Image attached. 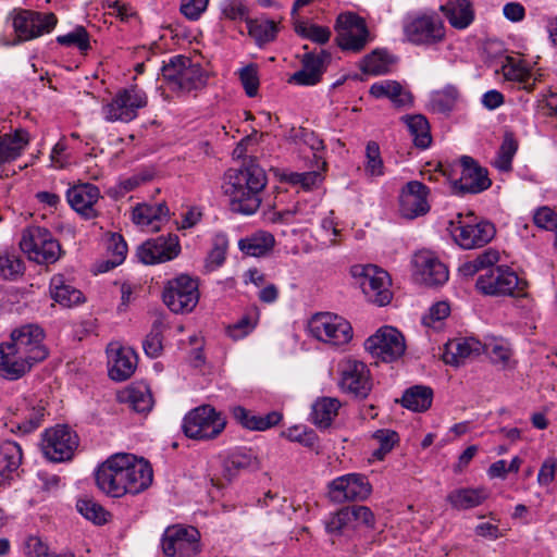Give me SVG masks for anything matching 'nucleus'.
I'll list each match as a JSON object with an SVG mask.
<instances>
[{
	"label": "nucleus",
	"instance_id": "nucleus-1",
	"mask_svg": "<svg viewBox=\"0 0 557 557\" xmlns=\"http://www.w3.org/2000/svg\"><path fill=\"white\" fill-rule=\"evenodd\" d=\"M153 479L150 463L132 454H116L96 471L98 488L110 497L136 495L147 490Z\"/></svg>",
	"mask_w": 557,
	"mask_h": 557
},
{
	"label": "nucleus",
	"instance_id": "nucleus-2",
	"mask_svg": "<svg viewBox=\"0 0 557 557\" xmlns=\"http://www.w3.org/2000/svg\"><path fill=\"white\" fill-rule=\"evenodd\" d=\"M223 185L230 198V208L235 213L253 214L261 205V193L267 185V176H228Z\"/></svg>",
	"mask_w": 557,
	"mask_h": 557
},
{
	"label": "nucleus",
	"instance_id": "nucleus-3",
	"mask_svg": "<svg viewBox=\"0 0 557 557\" xmlns=\"http://www.w3.org/2000/svg\"><path fill=\"white\" fill-rule=\"evenodd\" d=\"M161 77L168 87L177 92H190L206 86L207 73L185 55H174L161 67Z\"/></svg>",
	"mask_w": 557,
	"mask_h": 557
},
{
	"label": "nucleus",
	"instance_id": "nucleus-4",
	"mask_svg": "<svg viewBox=\"0 0 557 557\" xmlns=\"http://www.w3.org/2000/svg\"><path fill=\"white\" fill-rule=\"evenodd\" d=\"M475 286L484 295L523 297L527 295L528 282L509 267L500 265L480 275Z\"/></svg>",
	"mask_w": 557,
	"mask_h": 557
},
{
	"label": "nucleus",
	"instance_id": "nucleus-5",
	"mask_svg": "<svg viewBox=\"0 0 557 557\" xmlns=\"http://www.w3.org/2000/svg\"><path fill=\"white\" fill-rule=\"evenodd\" d=\"M225 425L226 421L221 412L210 405H202L185 416L182 429L189 438L209 441L218 437Z\"/></svg>",
	"mask_w": 557,
	"mask_h": 557
},
{
	"label": "nucleus",
	"instance_id": "nucleus-6",
	"mask_svg": "<svg viewBox=\"0 0 557 557\" xmlns=\"http://www.w3.org/2000/svg\"><path fill=\"white\" fill-rule=\"evenodd\" d=\"M406 39L417 46H432L445 38V26L435 13L408 14L403 21Z\"/></svg>",
	"mask_w": 557,
	"mask_h": 557
},
{
	"label": "nucleus",
	"instance_id": "nucleus-7",
	"mask_svg": "<svg viewBox=\"0 0 557 557\" xmlns=\"http://www.w3.org/2000/svg\"><path fill=\"white\" fill-rule=\"evenodd\" d=\"M21 249L37 263H54L61 256L59 242L46 227L28 226L22 233Z\"/></svg>",
	"mask_w": 557,
	"mask_h": 557
},
{
	"label": "nucleus",
	"instance_id": "nucleus-8",
	"mask_svg": "<svg viewBox=\"0 0 557 557\" xmlns=\"http://www.w3.org/2000/svg\"><path fill=\"white\" fill-rule=\"evenodd\" d=\"M14 33L21 40H32L49 34L58 23L51 12H37L26 9H13L8 16Z\"/></svg>",
	"mask_w": 557,
	"mask_h": 557
},
{
	"label": "nucleus",
	"instance_id": "nucleus-9",
	"mask_svg": "<svg viewBox=\"0 0 557 557\" xmlns=\"http://www.w3.org/2000/svg\"><path fill=\"white\" fill-rule=\"evenodd\" d=\"M162 298L172 312L188 313L199 301L198 281L182 274L166 283Z\"/></svg>",
	"mask_w": 557,
	"mask_h": 557
},
{
	"label": "nucleus",
	"instance_id": "nucleus-10",
	"mask_svg": "<svg viewBox=\"0 0 557 557\" xmlns=\"http://www.w3.org/2000/svg\"><path fill=\"white\" fill-rule=\"evenodd\" d=\"M308 327L313 337L334 346L345 345L352 338L350 323L330 312L314 314L310 319Z\"/></svg>",
	"mask_w": 557,
	"mask_h": 557
},
{
	"label": "nucleus",
	"instance_id": "nucleus-11",
	"mask_svg": "<svg viewBox=\"0 0 557 557\" xmlns=\"http://www.w3.org/2000/svg\"><path fill=\"white\" fill-rule=\"evenodd\" d=\"M10 337L11 342L7 344L34 366L44 361L49 355L42 343L45 338L44 330L38 325H22L13 330Z\"/></svg>",
	"mask_w": 557,
	"mask_h": 557
},
{
	"label": "nucleus",
	"instance_id": "nucleus-12",
	"mask_svg": "<svg viewBox=\"0 0 557 557\" xmlns=\"http://www.w3.org/2000/svg\"><path fill=\"white\" fill-rule=\"evenodd\" d=\"M335 29L336 42L344 51L359 52L370 41L369 29L362 17L352 12L337 16Z\"/></svg>",
	"mask_w": 557,
	"mask_h": 557
},
{
	"label": "nucleus",
	"instance_id": "nucleus-13",
	"mask_svg": "<svg viewBox=\"0 0 557 557\" xmlns=\"http://www.w3.org/2000/svg\"><path fill=\"white\" fill-rule=\"evenodd\" d=\"M147 96L144 91L132 87L119 91L114 98L102 107V114L108 122H129L138 110L146 107Z\"/></svg>",
	"mask_w": 557,
	"mask_h": 557
},
{
	"label": "nucleus",
	"instance_id": "nucleus-14",
	"mask_svg": "<svg viewBox=\"0 0 557 557\" xmlns=\"http://www.w3.org/2000/svg\"><path fill=\"white\" fill-rule=\"evenodd\" d=\"M364 348L373 358L384 362H393L404 355L406 344L399 331L393 326H383L367 338Z\"/></svg>",
	"mask_w": 557,
	"mask_h": 557
},
{
	"label": "nucleus",
	"instance_id": "nucleus-15",
	"mask_svg": "<svg viewBox=\"0 0 557 557\" xmlns=\"http://www.w3.org/2000/svg\"><path fill=\"white\" fill-rule=\"evenodd\" d=\"M339 388L355 398L364 399L372 389L370 371L366 363L356 359H346L339 363Z\"/></svg>",
	"mask_w": 557,
	"mask_h": 557
},
{
	"label": "nucleus",
	"instance_id": "nucleus-16",
	"mask_svg": "<svg viewBox=\"0 0 557 557\" xmlns=\"http://www.w3.org/2000/svg\"><path fill=\"white\" fill-rule=\"evenodd\" d=\"M199 537L194 527H170L162 537L163 553L169 557H194L200 552Z\"/></svg>",
	"mask_w": 557,
	"mask_h": 557
},
{
	"label": "nucleus",
	"instance_id": "nucleus-17",
	"mask_svg": "<svg viewBox=\"0 0 557 557\" xmlns=\"http://www.w3.org/2000/svg\"><path fill=\"white\" fill-rule=\"evenodd\" d=\"M77 446V434L66 425H57L44 433L42 451L51 461L61 462L71 459Z\"/></svg>",
	"mask_w": 557,
	"mask_h": 557
},
{
	"label": "nucleus",
	"instance_id": "nucleus-18",
	"mask_svg": "<svg viewBox=\"0 0 557 557\" xmlns=\"http://www.w3.org/2000/svg\"><path fill=\"white\" fill-rule=\"evenodd\" d=\"M413 276L429 287L442 286L448 281L447 267L431 251L422 250L412 258Z\"/></svg>",
	"mask_w": 557,
	"mask_h": 557
},
{
	"label": "nucleus",
	"instance_id": "nucleus-19",
	"mask_svg": "<svg viewBox=\"0 0 557 557\" xmlns=\"http://www.w3.org/2000/svg\"><path fill=\"white\" fill-rule=\"evenodd\" d=\"M181 252L178 236L175 234L160 235L143 243L137 250V257L145 264L166 262L176 258Z\"/></svg>",
	"mask_w": 557,
	"mask_h": 557
},
{
	"label": "nucleus",
	"instance_id": "nucleus-20",
	"mask_svg": "<svg viewBox=\"0 0 557 557\" xmlns=\"http://www.w3.org/2000/svg\"><path fill=\"white\" fill-rule=\"evenodd\" d=\"M330 497L333 502L364 500L372 492V486L366 475L349 473L336 478L330 483Z\"/></svg>",
	"mask_w": 557,
	"mask_h": 557
},
{
	"label": "nucleus",
	"instance_id": "nucleus-21",
	"mask_svg": "<svg viewBox=\"0 0 557 557\" xmlns=\"http://www.w3.org/2000/svg\"><path fill=\"white\" fill-rule=\"evenodd\" d=\"M359 275L360 287L370 301L379 306L389 304L392 300L391 280L386 271L370 264L363 267Z\"/></svg>",
	"mask_w": 557,
	"mask_h": 557
},
{
	"label": "nucleus",
	"instance_id": "nucleus-22",
	"mask_svg": "<svg viewBox=\"0 0 557 557\" xmlns=\"http://www.w3.org/2000/svg\"><path fill=\"white\" fill-rule=\"evenodd\" d=\"M300 61L301 69L295 72L288 82L298 86H314L322 81L331 63V53L326 50H320L317 53L306 52Z\"/></svg>",
	"mask_w": 557,
	"mask_h": 557
},
{
	"label": "nucleus",
	"instance_id": "nucleus-23",
	"mask_svg": "<svg viewBox=\"0 0 557 557\" xmlns=\"http://www.w3.org/2000/svg\"><path fill=\"white\" fill-rule=\"evenodd\" d=\"M430 189L419 181L408 182L399 195V211L406 219H416L430 211L428 201Z\"/></svg>",
	"mask_w": 557,
	"mask_h": 557
},
{
	"label": "nucleus",
	"instance_id": "nucleus-24",
	"mask_svg": "<svg viewBox=\"0 0 557 557\" xmlns=\"http://www.w3.org/2000/svg\"><path fill=\"white\" fill-rule=\"evenodd\" d=\"M495 225L486 220L475 224L459 225L453 233L455 242L463 249L483 247L495 237Z\"/></svg>",
	"mask_w": 557,
	"mask_h": 557
},
{
	"label": "nucleus",
	"instance_id": "nucleus-25",
	"mask_svg": "<svg viewBox=\"0 0 557 557\" xmlns=\"http://www.w3.org/2000/svg\"><path fill=\"white\" fill-rule=\"evenodd\" d=\"M99 197V188L90 183L73 185L66 191L70 206L86 219H92L97 215L94 206Z\"/></svg>",
	"mask_w": 557,
	"mask_h": 557
},
{
	"label": "nucleus",
	"instance_id": "nucleus-26",
	"mask_svg": "<svg viewBox=\"0 0 557 557\" xmlns=\"http://www.w3.org/2000/svg\"><path fill=\"white\" fill-rule=\"evenodd\" d=\"M483 348V344L473 337L456 338L445 345L443 360L446 364L459 367L467 359L479 356Z\"/></svg>",
	"mask_w": 557,
	"mask_h": 557
},
{
	"label": "nucleus",
	"instance_id": "nucleus-27",
	"mask_svg": "<svg viewBox=\"0 0 557 557\" xmlns=\"http://www.w3.org/2000/svg\"><path fill=\"white\" fill-rule=\"evenodd\" d=\"M33 367V363L15 352L7 343L0 345V375L2 377L17 380L29 372Z\"/></svg>",
	"mask_w": 557,
	"mask_h": 557
},
{
	"label": "nucleus",
	"instance_id": "nucleus-28",
	"mask_svg": "<svg viewBox=\"0 0 557 557\" xmlns=\"http://www.w3.org/2000/svg\"><path fill=\"white\" fill-rule=\"evenodd\" d=\"M50 295L55 302L64 308H71L85 301L84 294L62 274H55L51 277Z\"/></svg>",
	"mask_w": 557,
	"mask_h": 557
},
{
	"label": "nucleus",
	"instance_id": "nucleus-29",
	"mask_svg": "<svg viewBox=\"0 0 557 557\" xmlns=\"http://www.w3.org/2000/svg\"><path fill=\"white\" fill-rule=\"evenodd\" d=\"M440 10L456 29H466L474 20V10L469 0H449Z\"/></svg>",
	"mask_w": 557,
	"mask_h": 557
},
{
	"label": "nucleus",
	"instance_id": "nucleus-30",
	"mask_svg": "<svg viewBox=\"0 0 557 557\" xmlns=\"http://www.w3.org/2000/svg\"><path fill=\"white\" fill-rule=\"evenodd\" d=\"M29 143V134L23 128L0 135V165L15 160Z\"/></svg>",
	"mask_w": 557,
	"mask_h": 557
},
{
	"label": "nucleus",
	"instance_id": "nucleus-31",
	"mask_svg": "<svg viewBox=\"0 0 557 557\" xmlns=\"http://www.w3.org/2000/svg\"><path fill=\"white\" fill-rule=\"evenodd\" d=\"M109 375L114 381H125L137 366V355L132 348L121 347L110 357Z\"/></svg>",
	"mask_w": 557,
	"mask_h": 557
},
{
	"label": "nucleus",
	"instance_id": "nucleus-32",
	"mask_svg": "<svg viewBox=\"0 0 557 557\" xmlns=\"http://www.w3.org/2000/svg\"><path fill=\"white\" fill-rule=\"evenodd\" d=\"M169 208L165 203L137 205L132 212V220L139 226H150L151 231L160 230V222L166 220Z\"/></svg>",
	"mask_w": 557,
	"mask_h": 557
},
{
	"label": "nucleus",
	"instance_id": "nucleus-33",
	"mask_svg": "<svg viewBox=\"0 0 557 557\" xmlns=\"http://www.w3.org/2000/svg\"><path fill=\"white\" fill-rule=\"evenodd\" d=\"M119 399L138 413L148 412L153 406L150 388L145 384L127 387L119 395Z\"/></svg>",
	"mask_w": 557,
	"mask_h": 557
},
{
	"label": "nucleus",
	"instance_id": "nucleus-34",
	"mask_svg": "<svg viewBox=\"0 0 557 557\" xmlns=\"http://www.w3.org/2000/svg\"><path fill=\"white\" fill-rule=\"evenodd\" d=\"M448 189L450 194L459 197L466 195H475L491 187L490 176H459L453 178L448 176Z\"/></svg>",
	"mask_w": 557,
	"mask_h": 557
},
{
	"label": "nucleus",
	"instance_id": "nucleus-35",
	"mask_svg": "<svg viewBox=\"0 0 557 557\" xmlns=\"http://www.w3.org/2000/svg\"><path fill=\"white\" fill-rule=\"evenodd\" d=\"M342 404L337 398L333 397H320L311 407V421L319 429H327L335 417L338 414V410Z\"/></svg>",
	"mask_w": 557,
	"mask_h": 557
},
{
	"label": "nucleus",
	"instance_id": "nucleus-36",
	"mask_svg": "<svg viewBox=\"0 0 557 557\" xmlns=\"http://www.w3.org/2000/svg\"><path fill=\"white\" fill-rule=\"evenodd\" d=\"M488 497L485 488L462 487L450 492L447 502L457 510H468L480 506Z\"/></svg>",
	"mask_w": 557,
	"mask_h": 557
},
{
	"label": "nucleus",
	"instance_id": "nucleus-37",
	"mask_svg": "<svg viewBox=\"0 0 557 557\" xmlns=\"http://www.w3.org/2000/svg\"><path fill=\"white\" fill-rule=\"evenodd\" d=\"M370 94L375 98H388L397 107L411 103V95L396 81H381L370 87Z\"/></svg>",
	"mask_w": 557,
	"mask_h": 557
},
{
	"label": "nucleus",
	"instance_id": "nucleus-38",
	"mask_svg": "<svg viewBox=\"0 0 557 557\" xmlns=\"http://www.w3.org/2000/svg\"><path fill=\"white\" fill-rule=\"evenodd\" d=\"M432 400L433 391L431 387L414 385L405 391L401 405L409 410L422 412L431 407Z\"/></svg>",
	"mask_w": 557,
	"mask_h": 557
},
{
	"label": "nucleus",
	"instance_id": "nucleus-39",
	"mask_svg": "<svg viewBox=\"0 0 557 557\" xmlns=\"http://www.w3.org/2000/svg\"><path fill=\"white\" fill-rule=\"evenodd\" d=\"M458 98V89L454 85H446L430 94L428 107L434 113L447 114L455 108Z\"/></svg>",
	"mask_w": 557,
	"mask_h": 557
},
{
	"label": "nucleus",
	"instance_id": "nucleus-40",
	"mask_svg": "<svg viewBox=\"0 0 557 557\" xmlns=\"http://www.w3.org/2000/svg\"><path fill=\"white\" fill-rule=\"evenodd\" d=\"M21 446L12 441H5L0 446V476L9 478L22 463Z\"/></svg>",
	"mask_w": 557,
	"mask_h": 557
},
{
	"label": "nucleus",
	"instance_id": "nucleus-41",
	"mask_svg": "<svg viewBox=\"0 0 557 557\" xmlns=\"http://www.w3.org/2000/svg\"><path fill=\"white\" fill-rule=\"evenodd\" d=\"M403 121L413 137L414 145L422 149L428 148L432 141V137L426 117L422 114L406 115L403 116Z\"/></svg>",
	"mask_w": 557,
	"mask_h": 557
},
{
	"label": "nucleus",
	"instance_id": "nucleus-42",
	"mask_svg": "<svg viewBox=\"0 0 557 557\" xmlns=\"http://www.w3.org/2000/svg\"><path fill=\"white\" fill-rule=\"evenodd\" d=\"M393 63L394 58L386 50L375 49L363 58L361 70L374 76L384 75L391 71Z\"/></svg>",
	"mask_w": 557,
	"mask_h": 557
},
{
	"label": "nucleus",
	"instance_id": "nucleus-43",
	"mask_svg": "<svg viewBox=\"0 0 557 557\" xmlns=\"http://www.w3.org/2000/svg\"><path fill=\"white\" fill-rule=\"evenodd\" d=\"M225 476L230 480L240 470L257 469L258 459L251 450H237L232 453L223 462Z\"/></svg>",
	"mask_w": 557,
	"mask_h": 557
},
{
	"label": "nucleus",
	"instance_id": "nucleus-44",
	"mask_svg": "<svg viewBox=\"0 0 557 557\" xmlns=\"http://www.w3.org/2000/svg\"><path fill=\"white\" fill-rule=\"evenodd\" d=\"M274 237L269 233L252 235L251 237L240 239L239 249L247 256L261 257L272 249Z\"/></svg>",
	"mask_w": 557,
	"mask_h": 557
},
{
	"label": "nucleus",
	"instance_id": "nucleus-45",
	"mask_svg": "<svg viewBox=\"0 0 557 557\" xmlns=\"http://www.w3.org/2000/svg\"><path fill=\"white\" fill-rule=\"evenodd\" d=\"M76 508L84 518L97 525L107 523L110 517V512L90 497L79 498Z\"/></svg>",
	"mask_w": 557,
	"mask_h": 557
},
{
	"label": "nucleus",
	"instance_id": "nucleus-46",
	"mask_svg": "<svg viewBox=\"0 0 557 557\" xmlns=\"http://www.w3.org/2000/svg\"><path fill=\"white\" fill-rule=\"evenodd\" d=\"M248 33L256 40L258 46H263L273 41L276 37L277 26L273 21H255L247 22Z\"/></svg>",
	"mask_w": 557,
	"mask_h": 557
},
{
	"label": "nucleus",
	"instance_id": "nucleus-47",
	"mask_svg": "<svg viewBox=\"0 0 557 557\" xmlns=\"http://www.w3.org/2000/svg\"><path fill=\"white\" fill-rule=\"evenodd\" d=\"M372 438L379 444L372 453V457L376 460H383L399 441L398 433L389 429L375 431Z\"/></svg>",
	"mask_w": 557,
	"mask_h": 557
},
{
	"label": "nucleus",
	"instance_id": "nucleus-48",
	"mask_svg": "<svg viewBox=\"0 0 557 557\" xmlns=\"http://www.w3.org/2000/svg\"><path fill=\"white\" fill-rule=\"evenodd\" d=\"M517 149V141L512 137L506 136L499 147V150L495 159L492 162L495 169L500 172L510 171L512 158L516 154Z\"/></svg>",
	"mask_w": 557,
	"mask_h": 557
},
{
	"label": "nucleus",
	"instance_id": "nucleus-49",
	"mask_svg": "<svg viewBox=\"0 0 557 557\" xmlns=\"http://www.w3.org/2000/svg\"><path fill=\"white\" fill-rule=\"evenodd\" d=\"M296 138H299L301 141H304L306 145H308L312 151L313 158L317 160V162H321L322 165L318 166L317 170H312L309 172H304L302 174H320V171H326L325 169V161L322 160V157L319 154L321 150L324 148L323 140L320 139L313 132H310L305 128H300L296 134Z\"/></svg>",
	"mask_w": 557,
	"mask_h": 557
},
{
	"label": "nucleus",
	"instance_id": "nucleus-50",
	"mask_svg": "<svg viewBox=\"0 0 557 557\" xmlns=\"http://www.w3.org/2000/svg\"><path fill=\"white\" fill-rule=\"evenodd\" d=\"M221 12L231 21H249V8L245 0H222Z\"/></svg>",
	"mask_w": 557,
	"mask_h": 557
},
{
	"label": "nucleus",
	"instance_id": "nucleus-51",
	"mask_svg": "<svg viewBox=\"0 0 557 557\" xmlns=\"http://www.w3.org/2000/svg\"><path fill=\"white\" fill-rule=\"evenodd\" d=\"M295 30L302 38L309 39L319 45L326 44L331 38V30L329 27L315 24L301 23L296 26Z\"/></svg>",
	"mask_w": 557,
	"mask_h": 557
},
{
	"label": "nucleus",
	"instance_id": "nucleus-52",
	"mask_svg": "<svg viewBox=\"0 0 557 557\" xmlns=\"http://www.w3.org/2000/svg\"><path fill=\"white\" fill-rule=\"evenodd\" d=\"M352 530H355V527L350 520L347 507L339 509L326 522V531L330 534L341 535Z\"/></svg>",
	"mask_w": 557,
	"mask_h": 557
},
{
	"label": "nucleus",
	"instance_id": "nucleus-53",
	"mask_svg": "<svg viewBox=\"0 0 557 557\" xmlns=\"http://www.w3.org/2000/svg\"><path fill=\"white\" fill-rule=\"evenodd\" d=\"M73 162L65 138H61L52 148L50 153V166L53 170H65Z\"/></svg>",
	"mask_w": 557,
	"mask_h": 557
},
{
	"label": "nucleus",
	"instance_id": "nucleus-54",
	"mask_svg": "<svg viewBox=\"0 0 557 557\" xmlns=\"http://www.w3.org/2000/svg\"><path fill=\"white\" fill-rule=\"evenodd\" d=\"M57 42L62 46L77 47L81 51L89 49V35L82 26L76 27L73 32L57 37Z\"/></svg>",
	"mask_w": 557,
	"mask_h": 557
},
{
	"label": "nucleus",
	"instance_id": "nucleus-55",
	"mask_svg": "<svg viewBox=\"0 0 557 557\" xmlns=\"http://www.w3.org/2000/svg\"><path fill=\"white\" fill-rule=\"evenodd\" d=\"M22 260L15 255L0 253V275L5 280H14L23 273Z\"/></svg>",
	"mask_w": 557,
	"mask_h": 557
},
{
	"label": "nucleus",
	"instance_id": "nucleus-56",
	"mask_svg": "<svg viewBox=\"0 0 557 557\" xmlns=\"http://www.w3.org/2000/svg\"><path fill=\"white\" fill-rule=\"evenodd\" d=\"M240 83L248 97H255L259 88L258 69L255 64H248L238 71Z\"/></svg>",
	"mask_w": 557,
	"mask_h": 557
},
{
	"label": "nucleus",
	"instance_id": "nucleus-57",
	"mask_svg": "<svg viewBox=\"0 0 557 557\" xmlns=\"http://www.w3.org/2000/svg\"><path fill=\"white\" fill-rule=\"evenodd\" d=\"M283 435L290 442H297L308 448H314L319 440L313 430H308L307 428L301 426L289 428L283 433Z\"/></svg>",
	"mask_w": 557,
	"mask_h": 557
},
{
	"label": "nucleus",
	"instance_id": "nucleus-58",
	"mask_svg": "<svg viewBox=\"0 0 557 557\" xmlns=\"http://www.w3.org/2000/svg\"><path fill=\"white\" fill-rule=\"evenodd\" d=\"M346 507L349 511V517L355 529L360 525H366L368 528L374 527V515L369 507L362 505H351Z\"/></svg>",
	"mask_w": 557,
	"mask_h": 557
},
{
	"label": "nucleus",
	"instance_id": "nucleus-59",
	"mask_svg": "<svg viewBox=\"0 0 557 557\" xmlns=\"http://www.w3.org/2000/svg\"><path fill=\"white\" fill-rule=\"evenodd\" d=\"M483 350L495 364L506 367L511 357V349L503 343H491L483 345Z\"/></svg>",
	"mask_w": 557,
	"mask_h": 557
},
{
	"label": "nucleus",
	"instance_id": "nucleus-60",
	"mask_svg": "<svg viewBox=\"0 0 557 557\" xmlns=\"http://www.w3.org/2000/svg\"><path fill=\"white\" fill-rule=\"evenodd\" d=\"M108 250L111 251L113 256V259L108 261L110 268H114L124 261L127 253V244L122 235L117 233L111 235Z\"/></svg>",
	"mask_w": 557,
	"mask_h": 557
},
{
	"label": "nucleus",
	"instance_id": "nucleus-61",
	"mask_svg": "<svg viewBox=\"0 0 557 557\" xmlns=\"http://www.w3.org/2000/svg\"><path fill=\"white\" fill-rule=\"evenodd\" d=\"M150 176H131L117 185L110 187L107 190V194L113 199H120L124 197L127 193L137 188L143 182L147 181Z\"/></svg>",
	"mask_w": 557,
	"mask_h": 557
},
{
	"label": "nucleus",
	"instance_id": "nucleus-62",
	"mask_svg": "<svg viewBox=\"0 0 557 557\" xmlns=\"http://www.w3.org/2000/svg\"><path fill=\"white\" fill-rule=\"evenodd\" d=\"M283 419V414L278 411H271L264 416L253 414L248 430L265 431L277 425Z\"/></svg>",
	"mask_w": 557,
	"mask_h": 557
},
{
	"label": "nucleus",
	"instance_id": "nucleus-63",
	"mask_svg": "<svg viewBox=\"0 0 557 557\" xmlns=\"http://www.w3.org/2000/svg\"><path fill=\"white\" fill-rule=\"evenodd\" d=\"M533 222L540 228L557 232V213L549 207L539 208L534 212Z\"/></svg>",
	"mask_w": 557,
	"mask_h": 557
},
{
	"label": "nucleus",
	"instance_id": "nucleus-64",
	"mask_svg": "<svg viewBox=\"0 0 557 557\" xmlns=\"http://www.w3.org/2000/svg\"><path fill=\"white\" fill-rule=\"evenodd\" d=\"M24 553L28 557H58L54 554L49 553V547L38 536L30 535L24 543Z\"/></svg>",
	"mask_w": 557,
	"mask_h": 557
}]
</instances>
